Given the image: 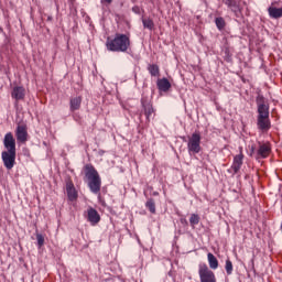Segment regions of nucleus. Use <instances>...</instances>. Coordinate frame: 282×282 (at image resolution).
Wrapping results in <instances>:
<instances>
[{
    "instance_id": "5",
    "label": "nucleus",
    "mask_w": 282,
    "mask_h": 282,
    "mask_svg": "<svg viewBox=\"0 0 282 282\" xmlns=\"http://www.w3.org/2000/svg\"><path fill=\"white\" fill-rule=\"evenodd\" d=\"M198 274L200 282H217L215 272H213V270H210L207 264H199Z\"/></svg>"
},
{
    "instance_id": "3",
    "label": "nucleus",
    "mask_w": 282,
    "mask_h": 282,
    "mask_svg": "<svg viewBox=\"0 0 282 282\" xmlns=\"http://www.w3.org/2000/svg\"><path fill=\"white\" fill-rule=\"evenodd\" d=\"M85 175L88 180V188L95 194L98 195L100 193V188L102 186V180L100 178V174L94 165L86 164L84 166Z\"/></svg>"
},
{
    "instance_id": "4",
    "label": "nucleus",
    "mask_w": 282,
    "mask_h": 282,
    "mask_svg": "<svg viewBox=\"0 0 282 282\" xmlns=\"http://www.w3.org/2000/svg\"><path fill=\"white\" fill-rule=\"evenodd\" d=\"M202 133L199 131H195L192 134V138L188 139L187 149L189 153H199L202 151Z\"/></svg>"
},
{
    "instance_id": "7",
    "label": "nucleus",
    "mask_w": 282,
    "mask_h": 282,
    "mask_svg": "<svg viewBox=\"0 0 282 282\" xmlns=\"http://www.w3.org/2000/svg\"><path fill=\"white\" fill-rule=\"evenodd\" d=\"M2 162L8 171H12L14 169V164H17V152L14 151H3L2 152Z\"/></svg>"
},
{
    "instance_id": "29",
    "label": "nucleus",
    "mask_w": 282,
    "mask_h": 282,
    "mask_svg": "<svg viewBox=\"0 0 282 282\" xmlns=\"http://www.w3.org/2000/svg\"><path fill=\"white\" fill-rule=\"evenodd\" d=\"M132 12H134V14H140V7L138 6L133 7Z\"/></svg>"
},
{
    "instance_id": "11",
    "label": "nucleus",
    "mask_w": 282,
    "mask_h": 282,
    "mask_svg": "<svg viewBox=\"0 0 282 282\" xmlns=\"http://www.w3.org/2000/svg\"><path fill=\"white\" fill-rule=\"evenodd\" d=\"M141 105L144 109V116H145L148 122H150L151 117L155 116V109L153 108V104L147 99H142Z\"/></svg>"
},
{
    "instance_id": "24",
    "label": "nucleus",
    "mask_w": 282,
    "mask_h": 282,
    "mask_svg": "<svg viewBox=\"0 0 282 282\" xmlns=\"http://www.w3.org/2000/svg\"><path fill=\"white\" fill-rule=\"evenodd\" d=\"M215 23L218 30H224V28H226V20H224V18H216Z\"/></svg>"
},
{
    "instance_id": "2",
    "label": "nucleus",
    "mask_w": 282,
    "mask_h": 282,
    "mask_svg": "<svg viewBox=\"0 0 282 282\" xmlns=\"http://www.w3.org/2000/svg\"><path fill=\"white\" fill-rule=\"evenodd\" d=\"M108 52H127L131 47V39L127 34L117 33L113 39L106 41Z\"/></svg>"
},
{
    "instance_id": "27",
    "label": "nucleus",
    "mask_w": 282,
    "mask_h": 282,
    "mask_svg": "<svg viewBox=\"0 0 282 282\" xmlns=\"http://www.w3.org/2000/svg\"><path fill=\"white\" fill-rule=\"evenodd\" d=\"M36 239L39 248H43V246H45V237L41 234H36Z\"/></svg>"
},
{
    "instance_id": "30",
    "label": "nucleus",
    "mask_w": 282,
    "mask_h": 282,
    "mask_svg": "<svg viewBox=\"0 0 282 282\" xmlns=\"http://www.w3.org/2000/svg\"><path fill=\"white\" fill-rule=\"evenodd\" d=\"M52 19H53L52 15L47 17V21H52Z\"/></svg>"
},
{
    "instance_id": "26",
    "label": "nucleus",
    "mask_w": 282,
    "mask_h": 282,
    "mask_svg": "<svg viewBox=\"0 0 282 282\" xmlns=\"http://www.w3.org/2000/svg\"><path fill=\"white\" fill-rule=\"evenodd\" d=\"M225 270L228 275L232 274V261L230 259L226 260Z\"/></svg>"
},
{
    "instance_id": "14",
    "label": "nucleus",
    "mask_w": 282,
    "mask_h": 282,
    "mask_svg": "<svg viewBox=\"0 0 282 282\" xmlns=\"http://www.w3.org/2000/svg\"><path fill=\"white\" fill-rule=\"evenodd\" d=\"M80 105H83L82 96L72 97L69 99V109L72 113H74V111H78L80 109Z\"/></svg>"
},
{
    "instance_id": "28",
    "label": "nucleus",
    "mask_w": 282,
    "mask_h": 282,
    "mask_svg": "<svg viewBox=\"0 0 282 282\" xmlns=\"http://www.w3.org/2000/svg\"><path fill=\"white\" fill-rule=\"evenodd\" d=\"M100 3L105 10L106 8H109V6L113 3V0H100Z\"/></svg>"
},
{
    "instance_id": "6",
    "label": "nucleus",
    "mask_w": 282,
    "mask_h": 282,
    "mask_svg": "<svg viewBox=\"0 0 282 282\" xmlns=\"http://www.w3.org/2000/svg\"><path fill=\"white\" fill-rule=\"evenodd\" d=\"M28 123L25 121L18 122L15 128L17 142L25 144L28 142Z\"/></svg>"
},
{
    "instance_id": "17",
    "label": "nucleus",
    "mask_w": 282,
    "mask_h": 282,
    "mask_svg": "<svg viewBox=\"0 0 282 282\" xmlns=\"http://www.w3.org/2000/svg\"><path fill=\"white\" fill-rule=\"evenodd\" d=\"M271 151L272 149L270 148V145L268 143H263L258 149V158L265 159L268 158V155H270Z\"/></svg>"
},
{
    "instance_id": "23",
    "label": "nucleus",
    "mask_w": 282,
    "mask_h": 282,
    "mask_svg": "<svg viewBox=\"0 0 282 282\" xmlns=\"http://www.w3.org/2000/svg\"><path fill=\"white\" fill-rule=\"evenodd\" d=\"M189 224H191L192 228H195V226H197V224H199V215L192 214L191 218H189Z\"/></svg>"
},
{
    "instance_id": "18",
    "label": "nucleus",
    "mask_w": 282,
    "mask_h": 282,
    "mask_svg": "<svg viewBox=\"0 0 282 282\" xmlns=\"http://www.w3.org/2000/svg\"><path fill=\"white\" fill-rule=\"evenodd\" d=\"M268 13L271 19H281L282 8H276L274 4L268 8Z\"/></svg>"
},
{
    "instance_id": "13",
    "label": "nucleus",
    "mask_w": 282,
    "mask_h": 282,
    "mask_svg": "<svg viewBox=\"0 0 282 282\" xmlns=\"http://www.w3.org/2000/svg\"><path fill=\"white\" fill-rule=\"evenodd\" d=\"M11 98L17 100V102H19V100H23L25 98V88H23V86L13 87Z\"/></svg>"
},
{
    "instance_id": "19",
    "label": "nucleus",
    "mask_w": 282,
    "mask_h": 282,
    "mask_svg": "<svg viewBox=\"0 0 282 282\" xmlns=\"http://www.w3.org/2000/svg\"><path fill=\"white\" fill-rule=\"evenodd\" d=\"M207 261L210 270H217V268H219V260H217V257H215V254L209 252L207 254Z\"/></svg>"
},
{
    "instance_id": "10",
    "label": "nucleus",
    "mask_w": 282,
    "mask_h": 282,
    "mask_svg": "<svg viewBox=\"0 0 282 282\" xmlns=\"http://www.w3.org/2000/svg\"><path fill=\"white\" fill-rule=\"evenodd\" d=\"M66 193L69 202H76L78 199V192L76 191L72 178L66 180Z\"/></svg>"
},
{
    "instance_id": "20",
    "label": "nucleus",
    "mask_w": 282,
    "mask_h": 282,
    "mask_svg": "<svg viewBox=\"0 0 282 282\" xmlns=\"http://www.w3.org/2000/svg\"><path fill=\"white\" fill-rule=\"evenodd\" d=\"M148 72H150L151 76H160V66L156 64H150L148 66Z\"/></svg>"
},
{
    "instance_id": "22",
    "label": "nucleus",
    "mask_w": 282,
    "mask_h": 282,
    "mask_svg": "<svg viewBox=\"0 0 282 282\" xmlns=\"http://www.w3.org/2000/svg\"><path fill=\"white\" fill-rule=\"evenodd\" d=\"M143 28L147 30H154L155 23L151 20V18L142 19Z\"/></svg>"
},
{
    "instance_id": "21",
    "label": "nucleus",
    "mask_w": 282,
    "mask_h": 282,
    "mask_svg": "<svg viewBox=\"0 0 282 282\" xmlns=\"http://www.w3.org/2000/svg\"><path fill=\"white\" fill-rule=\"evenodd\" d=\"M145 208H148L152 215H155V200L153 198L148 199L145 203Z\"/></svg>"
},
{
    "instance_id": "16",
    "label": "nucleus",
    "mask_w": 282,
    "mask_h": 282,
    "mask_svg": "<svg viewBox=\"0 0 282 282\" xmlns=\"http://www.w3.org/2000/svg\"><path fill=\"white\" fill-rule=\"evenodd\" d=\"M225 3L228 8H230L236 17H239V14H241V8L239 7V3H237V0H225Z\"/></svg>"
},
{
    "instance_id": "9",
    "label": "nucleus",
    "mask_w": 282,
    "mask_h": 282,
    "mask_svg": "<svg viewBox=\"0 0 282 282\" xmlns=\"http://www.w3.org/2000/svg\"><path fill=\"white\" fill-rule=\"evenodd\" d=\"M3 147L6 151L17 152V139H14V134H12V132H8L4 135Z\"/></svg>"
},
{
    "instance_id": "12",
    "label": "nucleus",
    "mask_w": 282,
    "mask_h": 282,
    "mask_svg": "<svg viewBox=\"0 0 282 282\" xmlns=\"http://www.w3.org/2000/svg\"><path fill=\"white\" fill-rule=\"evenodd\" d=\"M241 166H243V152L240 148V153L236 156H234V162L231 165V171H234V175H237L239 171H241Z\"/></svg>"
},
{
    "instance_id": "8",
    "label": "nucleus",
    "mask_w": 282,
    "mask_h": 282,
    "mask_svg": "<svg viewBox=\"0 0 282 282\" xmlns=\"http://www.w3.org/2000/svg\"><path fill=\"white\" fill-rule=\"evenodd\" d=\"M85 217L87 219V221H89V224H91V226H96L98 224H100V214L98 213V210H96V208L89 206L87 208V210L85 212Z\"/></svg>"
},
{
    "instance_id": "15",
    "label": "nucleus",
    "mask_w": 282,
    "mask_h": 282,
    "mask_svg": "<svg viewBox=\"0 0 282 282\" xmlns=\"http://www.w3.org/2000/svg\"><path fill=\"white\" fill-rule=\"evenodd\" d=\"M156 86L159 91H169V89H171V82H169V79L166 77H163L161 79H158L156 82Z\"/></svg>"
},
{
    "instance_id": "1",
    "label": "nucleus",
    "mask_w": 282,
    "mask_h": 282,
    "mask_svg": "<svg viewBox=\"0 0 282 282\" xmlns=\"http://www.w3.org/2000/svg\"><path fill=\"white\" fill-rule=\"evenodd\" d=\"M256 105L258 107V129H260V131H270L272 127V123L270 122V104H268V100H265L263 95H258Z\"/></svg>"
},
{
    "instance_id": "25",
    "label": "nucleus",
    "mask_w": 282,
    "mask_h": 282,
    "mask_svg": "<svg viewBox=\"0 0 282 282\" xmlns=\"http://www.w3.org/2000/svg\"><path fill=\"white\" fill-rule=\"evenodd\" d=\"M224 58L227 63H230V61H232V54L230 53V47L226 46L224 50Z\"/></svg>"
}]
</instances>
